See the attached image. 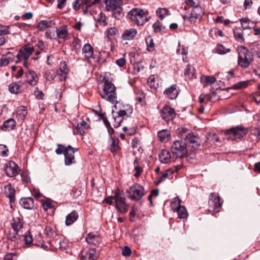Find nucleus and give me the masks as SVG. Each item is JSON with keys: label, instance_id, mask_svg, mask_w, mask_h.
<instances>
[{"label": "nucleus", "instance_id": "nucleus-1", "mask_svg": "<svg viewBox=\"0 0 260 260\" xmlns=\"http://www.w3.org/2000/svg\"><path fill=\"white\" fill-rule=\"evenodd\" d=\"M102 81L104 83L103 87L100 89L98 87L99 94L103 100L115 105L118 103V101L114 84L106 77L103 78Z\"/></svg>", "mask_w": 260, "mask_h": 260}, {"label": "nucleus", "instance_id": "nucleus-2", "mask_svg": "<svg viewBox=\"0 0 260 260\" xmlns=\"http://www.w3.org/2000/svg\"><path fill=\"white\" fill-rule=\"evenodd\" d=\"M238 64L243 69L248 68L254 60L252 53L243 46L237 48Z\"/></svg>", "mask_w": 260, "mask_h": 260}, {"label": "nucleus", "instance_id": "nucleus-3", "mask_svg": "<svg viewBox=\"0 0 260 260\" xmlns=\"http://www.w3.org/2000/svg\"><path fill=\"white\" fill-rule=\"evenodd\" d=\"M248 133V128L242 125L233 127L224 131V134L226 138L233 141L242 139L246 136Z\"/></svg>", "mask_w": 260, "mask_h": 260}, {"label": "nucleus", "instance_id": "nucleus-4", "mask_svg": "<svg viewBox=\"0 0 260 260\" xmlns=\"http://www.w3.org/2000/svg\"><path fill=\"white\" fill-rule=\"evenodd\" d=\"M171 149L173 157L176 159L185 157L188 152L186 143L182 139L174 141Z\"/></svg>", "mask_w": 260, "mask_h": 260}, {"label": "nucleus", "instance_id": "nucleus-5", "mask_svg": "<svg viewBox=\"0 0 260 260\" xmlns=\"http://www.w3.org/2000/svg\"><path fill=\"white\" fill-rule=\"evenodd\" d=\"M128 15L131 21L139 26L143 25L147 21V17L141 9L134 8L128 12Z\"/></svg>", "mask_w": 260, "mask_h": 260}, {"label": "nucleus", "instance_id": "nucleus-6", "mask_svg": "<svg viewBox=\"0 0 260 260\" xmlns=\"http://www.w3.org/2000/svg\"><path fill=\"white\" fill-rule=\"evenodd\" d=\"M126 193L128 194L129 199L136 201L141 200L145 194L144 187L137 183L134 184L126 190Z\"/></svg>", "mask_w": 260, "mask_h": 260}, {"label": "nucleus", "instance_id": "nucleus-7", "mask_svg": "<svg viewBox=\"0 0 260 260\" xmlns=\"http://www.w3.org/2000/svg\"><path fill=\"white\" fill-rule=\"evenodd\" d=\"M115 202V207L120 213L125 214L128 210L129 205L125 203V198L121 196L119 191H116L113 196Z\"/></svg>", "mask_w": 260, "mask_h": 260}, {"label": "nucleus", "instance_id": "nucleus-8", "mask_svg": "<svg viewBox=\"0 0 260 260\" xmlns=\"http://www.w3.org/2000/svg\"><path fill=\"white\" fill-rule=\"evenodd\" d=\"M208 210L210 212L217 213L222 206L220 198L216 193L211 192L209 196Z\"/></svg>", "mask_w": 260, "mask_h": 260}, {"label": "nucleus", "instance_id": "nucleus-9", "mask_svg": "<svg viewBox=\"0 0 260 260\" xmlns=\"http://www.w3.org/2000/svg\"><path fill=\"white\" fill-rule=\"evenodd\" d=\"M106 9L108 11H112L113 16L116 18H119L123 16L120 2L115 0H105Z\"/></svg>", "mask_w": 260, "mask_h": 260}, {"label": "nucleus", "instance_id": "nucleus-10", "mask_svg": "<svg viewBox=\"0 0 260 260\" xmlns=\"http://www.w3.org/2000/svg\"><path fill=\"white\" fill-rule=\"evenodd\" d=\"M185 142L191 147L192 150L198 149L201 143V140L199 135L193 133H188L185 135Z\"/></svg>", "mask_w": 260, "mask_h": 260}, {"label": "nucleus", "instance_id": "nucleus-11", "mask_svg": "<svg viewBox=\"0 0 260 260\" xmlns=\"http://www.w3.org/2000/svg\"><path fill=\"white\" fill-rule=\"evenodd\" d=\"M78 149L72 147L71 145L67 146L65 149L64 163L66 165L70 166L76 162L74 153L78 151Z\"/></svg>", "mask_w": 260, "mask_h": 260}, {"label": "nucleus", "instance_id": "nucleus-12", "mask_svg": "<svg viewBox=\"0 0 260 260\" xmlns=\"http://www.w3.org/2000/svg\"><path fill=\"white\" fill-rule=\"evenodd\" d=\"M160 114L162 119L167 122L172 121L176 115L175 110L169 106H164L160 111Z\"/></svg>", "mask_w": 260, "mask_h": 260}, {"label": "nucleus", "instance_id": "nucleus-13", "mask_svg": "<svg viewBox=\"0 0 260 260\" xmlns=\"http://www.w3.org/2000/svg\"><path fill=\"white\" fill-rule=\"evenodd\" d=\"M50 244L56 249L68 252L70 244L67 240H62L60 238H56L51 241Z\"/></svg>", "mask_w": 260, "mask_h": 260}, {"label": "nucleus", "instance_id": "nucleus-14", "mask_svg": "<svg viewBox=\"0 0 260 260\" xmlns=\"http://www.w3.org/2000/svg\"><path fill=\"white\" fill-rule=\"evenodd\" d=\"M34 51V47L25 45L22 47L17 54V57L20 60H26L32 54Z\"/></svg>", "mask_w": 260, "mask_h": 260}, {"label": "nucleus", "instance_id": "nucleus-15", "mask_svg": "<svg viewBox=\"0 0 260 260\" xmlns=\"http://www.w3.org/2000/svg\"><path fill=\"white\" fill-rule=\"evenodd\" d=\"M5 172L7 176L12 177L18 174L19 169L18 165L14 161H10L6 164Z\"/></svg>", "mask_w": 260, "mask_h": 260}, {"label": "nucleus", "instance_id": "nucleus-16", "mask_svg": "<svg viewBox=\"0 0 260 260\" xmlns=\"http://www.w3.org/2000/svg\"><path fill=\"white\" fill-rule=\"evenodd\" d=\"M179 93V88L177 84L172 85L171 86L166 88L164 91V94L165 96L171 100L176 99Z\"/></svg>", "mask_w": 260, "mask_h": 260}, {"label": "nucleus", "instance_id": "nucleus-17", "mask_svg": "<svg viewBox=\"0 0 260 260\" xmlns=\"http://www.w3.org/2000/svg\"><path fill=\"white\" fill-rule=\"evenodd\" d=\"M98 257V254L94 248L82 251L80 254L81 260H95Z\"/></svg>", "mask_w": 260, "mask_h": 260}, {"label": "nucleus", "instance_id": "nucleus-18", "mask_svg": "<svg viewBox=\"0 0 260 260\" xmlns=\"http://www.w3.org/2000/svg\"><path fill=\"white\" fill-rule=\"evenodd\" d=\"M240 24L242 30H248L250 32H260V29L256 27L254 23L250 22L247 18H243L240 20Z\"/></svg>", "mask_w": 260, "mask_h": 260}, {"label": "nucleus", "instance_id": "nucleus-19", "mask_svg": "<svg viewBox=\"0 0 260 260\" xmlns=\"http://www.w3.org/2000/svg\"><path fill=\"white\" fill-rule=\"evenodd\" d=\"M128 113L124 110H120L118 112H116L113 115V125L114 127L117 128L119 127L124 119V116H128Z\"/></svg>", "mask_w": 260, "mask_h": 260}, {"label": "nucleus", "instance_id": "nucleus-20", "mask_svg": "<svg viewBox=\"0 0 260 260\" xmlns=\"http://www.w3.org/2000/svg\"><path fill=\"white\" fill-rule=\"evenodd\" d=\"M89 126L86 122L82 121L80 123H77V125L73 128V132L74 135H83L85 131L88 129Z\"/></svg>", "mask_w": 260, "mask_h": 260}, {"label": "nucleus", "instance_id": "nucleus-21", "mask_svg": "<svg viewBox=\"0 0 260 260\" xmlns=\"http://www.w3.org/2000/svg\"><path fill=\"white\" fill-rule=\"evenodd\" d=\"M159 160L161 163L168 164L172 161V155L169 150L167 149L161 150L158 154Z\"/></svg>", "mask_w": 260, "mask_h": 260}, {"label": "nucleus", "instance_id": "nucleus-22", "mask_svg": "<svg viewBox=\"0 0 260 260\" xmlns=\"http://www.w3.org/2000/svg\"><path fill=\"white\" fill-rule=\"evenodd\" d=\"M202 14L203 10L201 7H197V8H193L192 10L190 16L188 18L189 21L191 23H195L197 19H199L201 17Z\"/></svg>", "mask_w": 260, "mask_h": 260}, {"label": "nucleus", "instance_id": "nucleus-23", "mask_svg": "<svg viewBox=\"0 0 260 260\" xmlns=\"http://www.w3.org/2000/svg\"><path fill=\"white\" fill-rule=\"evenodd\" d=\"M157 137L161 142L166 143L169 141L171 138V131L168 129L160 130L157 132Z\"/></svg>", "mask_w": 260, "mask_h": 260}, {"label": "nucleus", "instance_id": "nucleus-24", "mask_svg": "<svg viewBox=\"0 0 260 260\" xmlns=\"http://www.w3.org/2000/svg\"><path fill=\"white\" fill-rule=\"evenodd\" d=\"M82 53L84 55L85 59L86 60H89L93 56V47L88 43L85 44L82 48Z\"/></svg>", "mask_w": 260, "mask_h": 260}, {"label": "nucleus", "instance_id": "nucleus-25", "mask_svg": "<svg viewBox=\"0 0 260 260\" xmlns=\"http://www.w3.org/2000/svg\"><path fill=\"white\" fill-rule=\"evenodd\" d=\"M20 204L26 209L30 210L34 207V200L31 197L21 198L20 200Z\"/></svg>", "mask_w": 260, "mask_h": 260}, {"label": "nucleus", "instance_id": "nucleus-26", "mask_svg": "<svg viewBox=\"0 0 260 260\" xmlns=\"http://www.w3.org/2000/svg\"><path fill=\"white\" fill-rule=\"evenodd\" d=\"M69 70L67 67L66 61H61L59 64V69L58 71V74L61 77L60 80H65L69 73Z\"/></svg>", "mask_w": 260, "mask_h": 260}, {"label": "nucleus", "instance_id": "nucleus-27", "mask_svg": "<svg viewBox=\"0 0 260 260\" xmlns=\"http://www.w3.org/2000/svg\"><path fill=\"white\" fill-rule=\"evenodd\" d=\"M86 241L89 244L96 245L101 242V239L98 235L90 233L86 236Z\"/></svg>", "mask_w": 260, "mask_h": 260}, {"label": "nucleus", "instance_id": "nucleus-28", "mask_svg": "<svg viewBox=\"0 0 260 260\" xmlns=\"http://www.w3.org/2000/svg\"><path fill=\"white\" fill-rule=\"evenodd\" d=\"M11 225L14 231L18 233L23 228V222L20 217H16L13 218Z\"/></svg>", "mask_w": 260, "mask_h": 260}, {"label": "nucleus", "instance_id": "nucleus-29", "mask_svg": "<svg viewBox=\"0 0 260 260\" xmlns=\"http://www.w3.org/2000/svg\"><path fill=\"white\" fill-rule=\"evenodd\" d=\"M16 122L13 118H10L6 120L2 125L1 126V129L3 131H10L15 127Z\"/></svg>", "mask_w": 260, "mask_h": 260}, {"label": "nucleus", "instance_id": "nucleus-30", "mask_svg": "<svg viewBox=\"0 0 260 260\" xmlns=\"http://www.w3.org/2000/svg\"><path fill=\"white\" fill-rule=\"evenodd\" d=\"M22 83L21 82H15L11 83L9 86V90L12 93L17 94L21 92Z\"/></svg>", "mask_w": 260, "mask_h": 260}, {"label": "nucleus", "instance_id": "nucleus-31", "mask_svg": "<svg viewBox=\"0 0 260 260\" xmlns=\"http://www.w3.org/2000/svg\"><path fill=\"white\" fill-rule=\"evenodd\" d=\"M7 188L8 190L6 192V196L9 198L10 206L12 208V203H13L15 200V190L11 185H8Z\"/></svg>", "mask_w": 260, "mask_h": 260}, {"label": "nucleus", "instance_id": "nucleus-32", "mask_svg": "<svg viewBox=\"0 0 260 260\" xmlns=\"http://www.w3.org/2000/svg\"><path fill=\"white\" fill-rule=\"evenodd\" d=\"M78 218V214L76 211L73 210L69 214L66 218V224L69 226L75 222Z\"/></svg>", "mask_w": 260, "mask_h": 260}, {"label": "nucleus", "instance_id": "nucleus-33", "mask_svg": "<svg viewBox=\"0 0 260 260\" xmlns=\"http://www.w3.org/2000/svg\"><path fill=\"white\" fill-rule=\"evenodd\" d=\"M184 75L186 78L189 79L196 78L195 69L190 64L187 65L184 71Z\"/></svg>", "mask_w": 260, "mask_h": 260}, {"label": "nucleus", "instance_id": "nucleus-34", "mask_svg": "<svg viewBox=\"0 0 260 260\" xmlns=\"http://www.w3.org/2000/svg\"><path fill=\"white\" fill-rule=\"evenodd\" d=\"M26 82L31 85H35L37 81L36 78L37 77L36 73L32 71H29L26 73Z\"/></svg>", "mask_w": 260, "mask_h": 260}, {"label": "nucleus", "instance_id": "nucleus-35", "mask_svg": "<svg viewBox=\"0 0 260 260\" xmlns=\"http://www.w3.org/2000/svg\"><path fill=\"white\" fill-rule=\"evenodd\" d=\"M202 84L204 86H208L213 83L216 81L214 77L211 76H202L200 78Z\"/></svg>", "mask_w": 260, "mask_h": 260}, {"label": "nucleus", "instance_id": "nucleus-36", "mask_svg": "<svg viewBox=\"0 0 260 260\" xmlns=\"http://www.w3.org/2000/svg\"><path fill=\"white\" fill-rule=\"evenodd\" d=\"M12 54L11 52H8L6 55H3L0 60V65L1 66H7L13 59Z\"/></svg>", "mask_w": 260, "mask_h": 260}, {"label": "nucleus", "instance_id": "nucleus-37", "mask_svg": "<svg viewBox=\"0 0 260 260\" xmlns=\"http://www.w3.org/2000/svg\"><path fill=\"white\" fill-rule=\"evenodd\" d=\"M101 0H82L81 5L84 12H86L88 8L92 5L99 3Z\"/></svg>", "mask_w": 260, "mask_h": 260}, {"label": "nucleus", "instance_id": "nucleus-38", "mask_svg": "<svg viewBox=\"0 0 260 260\" xmlns=\"http://www.w3.org/2000/svg\"><path fill=\"white\" fill-rule=\"evenodd\" d=\"M119 142V140L117 138H113L112 140V143L110 146V149L111 152L114 154L120 150Z\"/></svg>", "mask_w": 260, "mask_h": 260}, {"label": "nucleus", "instance_id": "nucleus-39", "mask_svg": "<svg viewBox=\"0 0 260 260\" xmlns=\"http://www.w3.org/2000/svg\"><path fill=\"white\" fill-rule=\"evenodd\" d=\"M51 21L42 20L38 25L37 28L38 31H45L46 29L51 26Z\"/></svg>", "mask_w": 260, "mask_h": 260}, {"label": "nucleus", "instance_id": "nucleus-40", "mask_svg": "<svg viewBox=\"0 0 260 260\" xmlns=\"http://www.w3.org/2000/svg\"><path fill=\"white\" fill-rule=\"evenodd\" d=\"M154 32H166V27L162 25L159 21H156L153 25Z\"/></svg>", "mask_w": 260, "mask_h": 260}, {"label": "nucleus", "instance_id": "nucleus-41", "mask_svg": "<svg viewBox=\"0 0 260 260\" xmlns=\"http://www.w3.org/2000/svg\"><path fill=\"white\" fill-rule=\"evenodd\" d=\"M17 115L20 119L23 120L27 115V108L24 106H20L17 110Z\"/></svg>", "mask_w": 260, "mask_h": 260}, {"label": "nucleus", "instance_id": "nucleus-42", "mask_svg": "<svg viewBox=\"0 0 260 260\" xmlns=\"http://www.w3.org/2000/svg\"><path fill=\"white\" fill-rule=\"evenodd\" d=\"M175 212L178 214V217L180 219H184L187 217L188 213L184 206H181Z\"/></svg>", "mask_w": 260, "mask_h": 260}, {"label": "nucleus", "instance_id": "nucleus-43", "mask_svg": "<svg viewBox=\"0 0 260 260\" xmlns=\"http://www.w3.org/2000/svg\"><path fill=\"white\" fill-rule=\"evenodd\" d=\"M169 15V11L166 8H159L156 11V15L161 20H163L166 16Z\"/></svg>", "mask_w": 260, "mask_h": 260}, {"label": "nucleus", "instance_id": "nucleus-44", "mask_svg": "<svg viewBox=\"0 0 260 260\" xmlns=\"http://www.w3.org/2000/svg\"><path fill=\"white\" fill-rule=\"evenodd\" d=\"M181 206V200L179 198H174L171 202V209L174 212Z\"/></svg>", "mask_w": 260, "mask_h": 260}, {"label": "nucleus", "instance_id": "nucleus-45", "mask_svg": "<svg viewBox=\"0 0 260 260\" xmlns=\"http://www.w3.org/2000/svg\"><path fill=\"white\" fill-rule=\"evenodd\" d=\"M134 164L135 166L134 169L136 171V173H135L134 176L136 177H139L143 172V168L138 165V159L137 157H136L135 159Z\"/></svg>", "mask_w": 260, "mask_h": 260}, {"label": "nucleus", "instance_id": "nucleus-46", "mask_svg": "<svg viewBox=\"0 0 260 260\" xmlns=\"http://www.w3.org/2000/svg\"><path fill=\"white\" fill-rule=\"evenodd\" d=\"M145 41L147 45V50L153 51L154 49V43L153 40L150 36H148L145 38Z\"/></svg>", "mask_w": 260, "mask_h": 260}, {"label": "nucleus", "instance_id": "nucleus-47", "mask_svg": "<svg viewBox=\"0 0 260 260\" xmlns=\"http://www.w3.org/2000/svg\"><path fill=\"white\" fill-rule=\"evenodd\" d=\"M169 177L168 175L165 172H161V175H159L156 178L155 184L156 185L159 184L161 182L166 180Z\"/></svg>", "mask_w": 260, "mask_h": 260}, {"label": "nucleus", "instance_id": "nucleus-48", "mask_svg": "<svg viewBox=\"0 0 260 260\" xmlns=\"http://www.w3.org/2000/svg\"><path fill=\"white\" fill-rule=\"evenodd\" d=\"M185 2L187 6L193 9L200 7V3L199 0H185Z\"/></svg>", "mask_w": 260, "mask_h": 260}, {"label": "nucleus", "instance_id": "nucleus-49", "mask_svg": "<svg viewBox=\"0 0 260 260\" xmlns=\"http://www.w3.org/2000/svg\"><path fill=\"white\" fill-rule=\"evenodd\" d=\"M44 76L47 80L52 81L56 76V72L53 70H49L45 72Z\"/></svg>", "mask_w": 260, "mask_h": 260}, {"label": "nucleus", "instance_id": "nucleus-50", "mask_svg": "<svg viewBox=\"0 0 260 260\" xmlns=\"http://www.w3.org/2000/svg\"><path fill=\"white\" fill-rule=\"evenodd\" d=\"M155 76L152 75L147 79L148 85L151 88H157V84L155 83Z\"/></svg>", "mask_w": 260, "mask_h": 260}, {"label": "nucleus", "instance_id": "nucleus-51", "mask_svg": "<svg viewBox=\"0 0 260 260\" xmlns=\"http://www.w3.org/2000/svg\"><path fill=\"white\" fill-rule=\"evenodd\" d=\"M216 50L218 53L220 54H224L230 51V49L225 48L222 45L218 44L216 48Z\"/></svg>", "mask_w": 260, "mask_h": 260}, {"label": "nucleus", "instance_id": "nucleus-52", "mask_svg": "<svg viewBox=\"0 0 260 260\" xmlns=\"http://www.w3.org/2000/svg\"><path fill=\"white\" fill-rule=\"evenodd\" d=\"M248 85L247 81L239 82L233 85V88L235 89H239L246 87Z\"/></svg>", "mask_w": 260, "mask_h": 260}, {"label": "nucleus", "instance_id": "nucleus-53", "mask_svg": "<svg viewBox=\"0 0 260 260\" xmlns=\"http://www.w3.org/2000/svg\"><path fill=\"white\" fill-rule=\"evenodd\" d=\"M205 100L207 101L214 102L217 100L216 94L215 92H212L210 93L205 94Z\"/></svg>", "mask_w": 260, "mask_h": 260}, {"label": "nucleus", "instance_id": "nucleus-54", "mask_svg": "<svg viewBox=\"0 0 260 260\" xmlns=\"http://www.w3.org/2000/svg\"><path fill=\"white\" fill-rule=\"evenodd\" d=\"M8 151L9 150L6 145L0 144V155L3 157H6L8 155Z\"/></svg>", "mask_w": 260, "mask_h": 260}, {"label": "nucleus", "instance_id": "nucleus-55", "mask_svg": "<svg viewBox=\"0 0 260 260\" xmlns=\"http://www.w3.org/2000/svg\"><path fill=\"white\" fill-rule=\"evenodd\" d=\"M44 233L47 237L51 238L54 235V230L52 227L47 226L44 230Z\"/></svg>", "mask_w": 260, "mask_h": 260}, {"label": "nucleus", "instance_id": "nucleus-56", "mask_svg": "<svg viewBox=\"0 0 260 260\" xmlns=\"http://www.w3.org/2000/svg\"><path fill=\"white\" fill-rule=\"evenodd\" d=\"M17 253L11 252L7 254L4 258V260H17Z\"/></svg>", "mask_w": 260, "mask_h": 260}, {"label": "nucleus", "instance_id": "nucleus-57", "mask_svg": "<svg viewBox=\"0 0 260 260\" xmlns=\"http://www.w3.org/2000/svg\"><path fill=\"white\" fill-rule=\"evenodd\" d=\"M136 34H122V39L123 41H130L134 39Z\"/></svg>", "mask_w": 260, "mask_h": 260}, {"label": "nucleus", "instance_id": "nucleus-58", "mask_svg": "<svg viewBox=\"0 0 260 260\" xmlns=\"http://www.w3.org/2000/svg\"><path fill=\"white\" fill-rule=\"evenodd\" d=\"M42 206L45 211H47L49 209H51L53 207L52 203L48 201L43 202L42 203Z\"/></svg>", "mask_w": 260, "mask_h": 260}, {"label": "nucleus", "instance_id": "nucleus-59", "mask_svg": "<svg viewBox=\"0 0 260 260\" xmlns=\"http://www.w3.org/2000/svg\"><path fill=\"white\" fill-rule=\"evenodd\" d=\"M66 148H67V147H65L61 144H57V148L55 150V152L56 154L59 155L62 154H64Z\"/></svg>", "mask_w": 260, "mask_h": 260}, {"label": "nucleus", "instance_id": "nucleus-60", "mask_svg": "<svg viewBox=\"0 0 260 260\" xmlns=\"http://www.w3.org/2000/svg\"><path fill=\"white\" fill-rule=\"evenodd\" d=\"M18 236H20L18 234V233H16V232L14 231V233H10L8 235V238L9 240L12 241H15L18 238Z\"/></svg>", "mask_w": 260, "mask_h": 260}, {"label": "nucleus", "instance_id": "nucleus-61", "mask_svg": "<svg viewBox=\"0 0 260 260\" xmlns=\"http://www.w3.org/2000/svg\"><path fill=\"white\" fill-rule=\"evenodd\" d=\"M132 253L131 248L126 246H124L122 250V254L123 256H129Z\"/></svg>", "mask_w": 260, "mask_h": 260}, {"label": "nucleus", "instance_id": "nucleus-62", "mask_svg": "<svg viewBox=\"0 0 260 260\" xmlns=\"http://www.w3.org/2000/svg\"><path fill=\"white\" fill-rule=\"evenodd\" d=\"M24 240L25 244H30L32 242V238L31 235L28 234L24 235Z\"/></svg>", "mask_w": 260, "mask_h": 260}, {"label": "nucleus", "instance_id": "nucleus-63", "mask_svg": "<svg viewBox=\"0 0 260 260\" xmlns=\"http://www.w3.org/2000/svg\"><path fill=\"white\" fill-rule=\"evenodd\" d=\"M80 43V40L78 38H74V40L72 43V45L73 47L75 48V49H77L80 48L81 45Z\"/></svg>", "mask_w": 260, "mask_h": 260}, {"label": "nucleus", "instance_id": "nucleus-64", "mask_svg": "<svg viewBox=\"0 0 260 260\" xmlns=\"http://www.w3.org/2000/svg\"><path fill=\"white\" fill-rule=\"evenodd\" d=\"M251 133L252 135L256 136L260 138V127H254L251 129Z\"/></svg>", "mask_w": 260, "mask_h": 260}]
</instances>
